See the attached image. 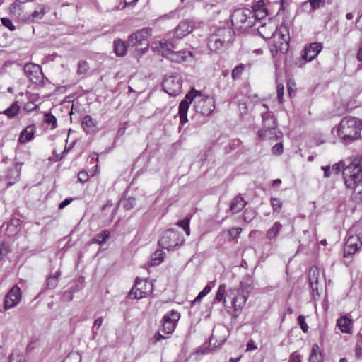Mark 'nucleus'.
Instances as JSON below:
<instances>
[{
    "instance_id": "1",
    "label": "nucleus",
    "mask_w": 362,
    "mask_h": 362,
    "mask_svg": "<svg viewBox=\"0 0 362 362\" xmlns=\"http://www.w3.org/2000/svg\"><path fill=\"white\" fill-rule=\"evenodd\" d=\"M194 100V108L197 113L203 115H210L215 108V99L212 96H201L197 90H191L180 103V124L183 126L188 121L187 112L189 105Z\"/></svg>"
},
{
    "instance_id": "2",
    "label": "nucleus",
    "mask_w": 362,
    "mask_h": 362,
    "mask_svg": "<svg viewBox=\"0 0 362 362\" xmlns=\"http://www.w3.org/2000/svg\"><path fill=\"white\" fill-rule=\"evenodd\" d=\"M343 177L347 189L356 202L362 201V156H356L344 169Z\"/></svg>"
},
{
    "instance_id": "3",
    "label": "nucleus",
    "mask_w": 362,
    "mask_h": 362,
    "mask_svg": "<svg viewBox=\"0 0 362 362\" xmlns=\"http://www.w3.org/2000/svg\"><path fill=\"white\" fill-rule=\"evenodd\" d=\"M361 120L355 117H345L338 126L337 134L346 144L351 143L361 136Z\"/></svg>"
},
{
    "instance_id": "4",
    "label": "nucleus",
    "mask_w": 362,
    "mask_h": 362,
    "mask_svg": "<svg viewBox=\"0 0 362 362\" xmlns=\"http://www.w3.org/2000/svg\"><path fill=\"white\" fill-rule=\"evenodd\" d=\"M262 107L265 112H262V127L258 131V135L262 139L277 141L281 138L282 134L276 129V120L272 112L267 110L268 106L266 104H263Z\"/></svg>"
},
{
    "instance_id": "5",
    "label": "nucleus",
    "mask_w": 362,
    "mask_h": 362,
    "mask_svg": "<svg viewBox=\"0 0 362 362\" xmlns=\"http://www.w3.org/2000/svg\"><path fill=\"white\" fill-rule=\"evenodd\" d=\"M362 245V226L354 224L347 232V238L344 250V257L355 254Z\"/></svg>"
},
{
    "instance_id": "6",
    "label": "nucleus",
    "mask_w": 362,
    "mask_h": 362,
    "mask_svg": "<svg viewBox=\"0 0 362 362\" xmlns=\"http://www.w3.org/2000/svg\"><path fill=\"white\" fill-rule=\"evenodd\" d=\"M159 45L162 55L171 62L181 63L192 57V53L189 51H175L173 49H175L176 46L173 41L163 39L160 41Z\"/></svg>"
},
{
    "instance_id": "7",
    "label": "nucleus",
    "mask_w": 362,
    "mask_h": 362,
    "mask_svg": "<svg viewBox=\"0 0 362 362\" xmlns=\"http://www.w3.org/2000/svg\"><path fill=\"white\" fill-rule=\"evenodd\" d=\"M231 23L236 29L247 30L255 25L252 12L249 8L236 9L231 14Z\"/></svg>"
},
{
    "instance_id": "8",
    "label": "nucleus",
    "mask_w": 362,
    "mask_h": 362,
    "mask_svg": "<svg viewBox=\"0 0 362 362\" xmlns=\"http://www.w3.org/2000/svg\"><path fill=\"white\" fill-rule=\"evenodd\" d=\"M230 291L234 295L230 314L234 318H237L249 298L250 291L246 287L240 286L238 289L230 290Z\"/></svg>"
},
{
    "instance_id": "9",
    "label": "nucleus",
    "mask_w": 362,
    "mask_h": 362,
    "mask_svg": "<svg viewBox=\"0 0 362 362\" xmlns=\"http://www.w3.org/2000/svg\"><path fill=\"white\" fill-rule=\"evenodd\" d=\"M152 34L151 28H144L136 32L131 34L127 40L128 46L139 48V46L144 45V47L141 49L146 50L148 48V42L147 38Z\"/></svg>"
},
{
    "instance_id": "10",
    "label": "nucleus",
    "mask_w": 362,
    "mask_h": 362,
    "mask_svg": "<svg viewBox=\"0 0 362 362\" xmlns=\"http://www.w3.org/2000/svg\"><path fill=\"white\" fill-rule=\"evenodd\" d=\"M273 40L276 52L278 50L281 52H286L288 49V43L290 40L288 28L286 25H281L279 28H276Z\"/></svg>"
},
{
    "instance_id": "11",
    "label": "nucleus",
    "mask_w": 362,
    "mask_h": 362,
    "mask_svg": "<svg viewBox=\"0 0 362 362\" xmlns=\"http://www.w3.org/2000/svg\"><path fill=\"white\" fill-rule=\"evenodd\" d=\"M183 241L184 240L177 231L170 229L165 230L163 233L158 244L163 248L170 250L176 246L182 245Z\"/></svg>"
},
{
    "instance_id": "12",
    "label": "nucleus",
    "mask_w": 362,
    "mask_h": 362,
    "mask_svg": "<svg viewBox=\"0 0 362 362\" xmlns=\"http://www.w3.org/2000/svg\"><path fill=\"white\" fill-rule=\"evenodd\" d=\"M163 86L169 95L176 96L182 91V81L179 75L170 76L164 79Z\"/></svg>"
},
{
    "instance_id": "13",
    "label": "nucleus",
    "mask_w": 362,
    "mask_h": 362,
    "mask_svg": "<svg viewBox=\"0 0 362 362\" xmlns=\"http://www.w3.org/2000/svg\"><path fill=\"white\" fill-rule=\"evenodd\" d=\"M180 317V313L175 310H171L170 312L166 313L162 320V332L165 334L173 333Z\"/></svg>"
},
{
    "instance_id": "14",
    "label": "nucleus",
    "mask_w": 362,
    "mask_h": 362,
    "mask_svg": "<svg viewBox=\"0 0 362 362\" xmlns=\"http://www.w3.org/2000/svg\"><path fill=\"white\" fill-rule=\"evenodd\" d=\"M24 73L25 75L35 84L40 83L43 78V74L40 66L33 63L25 64Z\"/></svg>"
},
{
    "instance_id": "15",
    "label": "nucleus",
    "mask_w": 362,
    "mask_h": 362,
    "mask_svg": "<svg viewBox=\"0 0 362 362\" xmlns=\"http://www.w3.org/2000/svg\"><path fill=\"white\" fill-rule=\"evenodd\" d=\"M21 299V291L18 286H13L5 296L4 309L8 310L16 307Z\"/></svg>"
},
{
    "instance_id": "16",
    "label": "nucleus",
    "mask_w": 362,
    "mask_h": 362,
    "mask_svg": "<svg viewBox=\"0 0 362 362\" xmlns=\"http://www.w3.org/2000/svg\"><path fill=\"white\" fill-rule=\"evenodd\" d=\"M322 49L321 42H314L306 45L303 50L302 57L308 62L313 60Z\"/></svg>"
},
{
    "instance_id": "17",
    "label": "nucleus",
    "mask_w": 362,
    "mask_h": 362,
    "mask_svg": "<svg viewBox=\"0 0 362 362\" xmlns=\"http://www.w3.org/2000/svg\"><path fill=\"white\" fill-rule=\"evenodd\" d=\"M147 282L137 278L134 286L129 293V297L132 299H141L146 296L148 291L144 289L143 286H146Z\"/></svg>"
},
{
    "instance_id": "18",
    "label": "nucleus",
    "mask_w": 362,
    "mask_h": 362,
    "mask_svg": "<svg viewBox=\"0 0 362 362\" xmlns=\"http://www.w3.org/2000/svg\"><path fill=\"white\" fill-rule=\"evenodd\" d=\"M213 34L220 38L222 43L227 47L232 43L235 35L234 31L230 28H220Z\"/></svg>"
},
{
    "instance_id": "19",
    "label": "nucleus",
    "mask_w": 362,
    "mask_h": 362,
    "mask_svg": "<svg viewBox=\"0 0 362 362\" xmlns=\"http://www.w3.org/2000/svg\"><path fill=\"white\" fill-rule=\"evenodd\" d=\"M194 30V26L191 22L188 21H181L179 25L175 28L174 35L177 39H182Z\"/></svg>"
},
{
    "instance_id": "20",
    "label": "nucleus",
    "mask_w": 362,
    "mask_h": 362,
    "mask_svg": "<svg viewBox=\"0 0 362 362\" xmlns=\"http://www.w3.org/2000/svg\"><path fill=\"white\" fill-rule=\"evenodd\" d=\"M36 127L35 124L27 126L20 134L18 139V144H26L31 141L35 138Z\"/></svg>"
},
{
    "instance_id": "21",
    "label": "nucleus",
    "mask_w": 362,
    "mask_h": 362,
    "mask_svg": "<svg viewBox=\"0 0 362 362\" xmlns=\"http://www.w3.org/2000/svg\"><path fill=\"white\" fill-rule=\"evenodd\" d=\"M252 16L256 22L257 20L264 18L267 16V11L265 7V4L263 0H259L255 3L252 6Z\"/></svg>"
},
{
    "instance_id": "22",
    "label": "nucleus",
    "mask_w": 362,
    "mask_h": 362,
    "mask_svg": "<svg viewBox=\"0 0 362 362\" xmlns=\"http://www.w3.org/2000/svg\"><path fill=\"white\" fill-rule=\"evenodd\" d=\"M208 47L211 51L218 52L222 51L227 46L222 43L220 38L215 36L214 34L211 35L208 40Z\"/></svg>"
},
{
    "instance_id": "23",
    "label": "nucleus",
    "mask_w": 362,
    "mask_h": 362,
    "mask_svg": "<svg viewBox=\"0 0 362 362\" xmlns=\"http://www.w3.org/2000/svg\"><path fill=\"white\" fill-rule=\"evenodd\" d=\"M276 29V28L272 24H262L258 28V33L262 38L265 40L272 38L273 39L274 36L275 35Z\"/></svg>"
},
{
    "instance_id": "24",
    "label": "nucleus",
    "mask_w": 362,
    "mask_h": 362,
    "mask_svg": "<svg viewBox=\"0 0 362 362\" xmlns=\"http://www.w3.org/2000/svg\"><path fill=\"white\" fill-rule=\"evenodd\" d=\"M22 163H17L8 169L6 177L9 180V185L14 184L20 177Z\"/></svg>"
},
{
    "instance_id": "25",
    "label": "nucleus",
    "mask_w": 362,
    "mask_h": 362,
    "mask_svg": "<svg viewBox=\"0 0 362 362\" xmlns=\"http://www.w3.org/2000/svg\"><path fill=\"white\" fill-rule=\"evenodd\" d=\"M247 204L241 195H238L234 197L230 203V209L233 214L240 211Z\"/></svg>"
},
{
    "instance_id": "26",
    "label": "nucleus",
    "mask_w": 362,
    "mask_h": 362,
    "mask_svg": "<svg viewBox=\"0 0 362 362\" xmlns=\"http://www.w3.org/2000/svg\"><path fill=\"white\" fill-rule=\"evenodd\" d=\"M351 320L346 316H342L337 320V325L343 333H351Z\"/></svg>"
},
{
    "instance_id": "27",
    "label": "nucleus",
    "mask_w": 362,
    "mask_h": 362,
    "mask_svg": "<svg viewBox=\"0 0 362 362\" xmlns=\"http://www.w3.org/2000/svg\"><path fill=\"white\" fill-rule=\"evenodd\" d=\"M83 129L88 134L94 131L96 126V121L89 115L83 117L81 124Z\"/></svg>"
},
{
    "instance_id": "28",
    "label": "nucleus",
    "mask_w": 362,
    "mask_h": 362,
    "mask_svg": "<svg viewBox=\"0 0 362 362\" xmlns=\"http://www.w3.org/2000/svg\"><path fill=\"white\" fill-rule=\"evenodd\" d=\"M323 356L320 346L315 344L313 345L311 354L309 356V362H322Z\"/></svg>"
},
{
    "instance_id": "29",
    "label": "nucleus",
    "mask_w": 362,
    "mask_h": 362,
    "mask_svg": "<svg viewBox=\"0 0 362 362\" xmlns=\"http://www.w3.org/2000/svg\"><path fill=\"white\" fill-rule=\"evenodd\" d=\"M114 51L115 54L119 57H123L127 54V45L125 42L118 39L114 42Z\"/></svg>"
},
{
    "instance_id": "30",
    "label": "nucleus",
    "mask_w": 362,
    "mask_h": 362,
    "mask_svg": "<svg viewBox=\"0 0 362 362\" xmlns=\"http://www.w3.org/2000/svg\"><path fill=\"white\" fill-rule=\"evenodd\" d=\"M325 0H307L303 3L302 6L305 7L309 4L310 6V11H315L325 6Z\"/></svg>"
},
{
    "instance_id": "31",
    "label": "nucleus",
    "mask_w": 362,
    "mask_h": 362,
    "mask_svg": "<svg viewBox=\"0 0 362 362\" xmlns=\"http://www.w3.org/2000/svg\"><path fill=\"white\" fill-rule=\"evenodd\" d=\"M250 64H240L238 66H236L231 72V76L233 80L239 79L243 72V71L247 68L248 69H250Z\"/></svg>"
},
{
    "instance_id": "32",
    "label": "nucleus",
    "mask_w": 362,
    "mask_h": 362,
    "mask_svg": "<svg viewBox=\"0 0 362 362\" xmlns=\"http://www.w3.org/2000/svg\"><path fill=\"white\" fill-rule=\"evenodd\" d=\"M282 228V225L279 222H275L272 227L267 230L266 237L269 240H272L276 237Z\"/></svg>"
},
{
    "instance_id": "33",
    "label": "nucleus",
    "mask_w": 362,
    "mask_h": 362,
    "mask_svg": "<svg viewBox=\"0 0 362 362\" xmlns=\"http://www.w3.org/2000/svg\"><path fill=\"white\" fill-rule=\"evenodd\" d=\"M47 8L45 5L40 6L31 14L32 21L41 20L47 12Z\"/></svg>"
},
{
    "instance_id": "34",
    "label": "nucleus",
    "mask_w": 362,
    "mask_h": 362,
    "mask_svg": "<svg viewBox=\"0 0 362 362\" xmlns=\"http://www.w3.org/2000/svg\"><path fill=\"white\" fill-rule=\"evenodd\" d=\"M19 110V105L16 103H13L10 105L9 107L4 110L2 113L9 118H13L18 114ZM0 114H1V112H0Z\"/></svg>"
},
{
    "instance_id": "35",
    "label": "nucleus",
    "mask_w": 362,
    "mask_h": 362,
    "mask_svg": "<svg viewBox=\"0 0 362 362\" xmlns=\"http://www.w3.org/2000/svg\"><path fill=\"white\" fill-rule=\"evenodd\" d=\"M319 269L316 267H311L309 269L308 276L310 284H317Z\"/></svg>"
},
{
    "instance_id": "36",
    "label": "nucleus",
    "mask_w": 362,
    "mask_h": 362,
    "mask_svg": "<svg viewBox=\"0 0 362 362\" xmlns=\"http://www.w3.org/2000/svg\"><path fill=\"white\" fill-rule=\"evenodd\" d=\"M110 237V232L108 230H104L95 235L93 238V243L102 245L105 240Z\"/></svg>"
},
{
    "instance_id": "37",
    "label": "nucleus",
    "mask_w": 362,
    "mask_h": 362,
    "mask_svg": "<svg viewBox=\"0 0 362 362\" xmlns=\"http://www.w3.org/2000/svg\"><path fill=\"white\" fill-rule=\"evenodd\" d=\"M164 252L162 250H158L155 252L151 257V265H158L163 260Z\"/></svg>"
},
{
    "instance_id": "38",
    "label": "nucleus",
    "mask_w": 362,
    "mask_h": 362,
    "mask_svg": "<svg viewBox=\"0 0 362 362\" xmlns=\"http://www.w3.org/2000/svg\"><path fill=\"white\" fill-rule=\"evenodd\" d=\"M211 290V287L209 285H206L204 289L200 291L198 296L194 298V300L192 302V305H194L196 303L201 301V300L206 296Z\"/></svg>"
},
{
    "instance_id": "39",
    "label": "nucleus",
    "mask_w": 362,
    "mask_h": 362,
    "mask_svg": "<svg viewBox=\"0 0 362 362\" xmlns=\"http://www.w3.org/2000/svg\"><path fill=\"white\" fill-rule=\"evenodd\" d=\"M226 290V285L225 284H220L218 291L216 292V300L218 302H221L223 300L224 303H226V300L224 299V295Z\"/></svg>"
},
{
    "instance_id": "40",
    "label": "nucleus",
    "mask_w": 362,
    "mask_h": 362,
    "mask_svg": "<svg viewBox=\"0 0 362 362\" xmlns=\"http://www.w3.org/2000/svg\"><path fill=\"white\" fill-rule=\"evenodd\" d=\"M270 202L274 212L279 213L283 206L282 202L277 198L272 197L270 199Z\"/></svg>"
},
{
    "instance_id": "41",
    "label": "nucleus",
    "mask_w": 362,
    "mask_h": 362,
    "mask_svg": "<svg viewBox=\"0 0 362 362\" xmlns=\"http://www.w3.org/2000/svg\"><path fill=\"white\" fill-rule=\"evenodd\" d=\"M122 206L127 210H130L136 205V199L134 197H128L121 201Z\"/></svg>"
},
{
    "instance_id": "42",
    "label": "nucleus",
    "mask_w": 362,
    "mask_h": 362,
    "mask_svg": "<svg viewBox=\"0 0 362 362\" xmlns=\"http://www.w3.org/2000/svg\"><path fill=\"white\" fill-rule=\"evenodd\" d=\"M256 216V211L252 209H246L243 214L244 221L250 223Z\"/></svg>"
},
{
    "instance_id": "43",
    "label": "nucleus",
    "mask_w": 362,
    "mask_h": 362,
    "mask_svg": "<svg viewBox=\"0 0 362 362\" xmlns=\"http://www.w3.org/2000/svg\"><path fill=\"white\" fill-rule=\"evenodd\" d=\"M89 69L87 62L81 60L78 64L77 74L79 75L85 74Z\"/></svg>"
},
{
    "instance_id": "44",
    "label": "nucleus",
    "mask_w": 362,
    "mask_h": 362,
    "mask_svg": "<svg viewBox=\"0 0 362 362\" xmlns=\"http://www.w3.org/2000/svg\"><path fill=\"white\" fill-rule=\"evenodd\" d=\"M57 276H51L47 279V288L49 289H54L58 284Z\"/></svg>"
},
{
    "instance_id": "45",
    "label": "nucleus",
    "mask_w": 362,
    "mask_h": 362,
    "mask_svg": "<svg viewBox=\"0 0 362 362\" xmlns=\"http://www.w3.org/2000/svg\"><path fill=\"white\" fill-rule=\"evenodd\" d=\"M45 122L48 124H52L54 128L56 127L57 119L51 113H45Z\"/></svg>"
},
{
    "instance_id": "46",
    "label": "nucleus",
    "mask_w": 362,
    "mask_h": 362,
    "mask_svg": "<svg viewBox=\"0 0 362 362\" xmlns=\"http://www.w3.org/2000/svg\"><path fill=\"white\" fill-rule=\"evenodd\" d=\"M178 225L182 227L185 231L187 235H189L190 229H189V220L187 218L183 219L178 223Z\"/></svg>"
},
{
    "instance_id": "47",
    "label": "nucleus",
    "mask_w": 362,
    "mask_h": 362,
    "mask_svg": "<svg viewBox=\"0 0 362 362\" xmlns=\"http://www.w3.org/2000/svg\"><path fill=\"white\" fill-rule=\"evenodd\" d=\"M103 319L102 317H98L94 323H93V327H92V331H93V336L96 335L98 334V331L100 328V327L101 326L102 323H103Z\"/></svg>"
},
{
    "instance_id": "48",
    "label": "nucleus",
    "mask_w": 362,
    "mask_h": 362,
    "mask_svg": "<svg viewBox=\"0 0 362 362\" xmlns=\"http://www.w3.org/2000/svg\"><path fill=\"white\" fill-rule=\"evenodd\" d=\"M298 322L303 332H307L308 330V326L305 322V317L303 315L298 317Z\"/></svg>"
},
{
    "instance_id": "49",
    "label": "nucleus",
    "mask_w": 362,
    "mask_h": 362,
    "mask_svg": "<svg viewBox=\"0 0 362 362\" xmlns=\"http://www.w3.org/2000/svg\"><path fill=\"white\" fill-rule=\"evenodd\" d=\"M242 232L241 228H233L228 233L231 239H236Z\"/></svg>"
},
{
    "instance_id": "50",
    "label": "nucleus",
    "mask_w": 362,
    "mask_h": 362,
    "mask_svg": "<svg viewBox=\"0 0 362 362\" xmlns=\"http://www.w3.org/2000/svg\"><path fill=\"white\" fill-rule=\"evenodd\" d=\"M64 362H81V356L78 354L73 353L69 354Z\"/></svg>"
},
{
    "instance_id": "51",
    "label": "nucleus",
    "mask_w": 362,
    "mask_h": 362,
    "mask_svg": "<svg viewBox=\"0 0 362 362\" xmlns=\"http://www.w3.org/2000/svg\"><path fill=\"white\" fill-rule=\"evenodd\" d=\"M276 89L278 101L279 102V103H281L283 102V96L284 92V85L281 83H279L277 85Z\"/></svg>"
},
{
    "instance_id": "52",
    "label": "nucleus",
    "mask_w": 362,
    "mask_h": 362,
    "mask_svg": "<svg viewBox=\"0 0 362 362\" xmlns=\"http://www.w3.org/2000/svg\"><path fill=\"white\" fill-rule=\"evenodd\" d=\"M272 153L273 154H275V155H280L283 153V151H284V147H283V144L282 143L279 142V143H277L273 147H272Z\"/></svg>"
},
{
    "instance_id": "53",
    "label": "nucleus",
    "mask_w": 362,
    "mask_h": 362,
    "mask_svg": "<svg viewBox=\"0 0 362 362\" xmlns=\"http://www.w3.org/2000/svg\"><path fill=\"white\" fill-rule=\"evenodd\" d=\"M9 252L8 246L4 243H0V258L6 256Z\"/></svg>"
},
{
    "instance_id": "54",
    "label": "nucleus",
    "mask_w": 362,
    "mask_h": 362,
    "mask_svg": "<svg viewBox=\"0 0 362 362\" xmlns=\"http://www.w3.org/2000/svg\"><path fill=\"white\" fill-rule=\"evenodd\" d=\"M1 23L5 27L8 28L10 30H14L16 28L12 21L8 18H2Z\"/></svg>"
},
{
    "instance_id": "55",
    "label": "nucleus",
    "mask_w": 362,
    "mask_h": 362,
    "mask_svg": "<svg viewBox=\"0 0 362 362\" xmlns=\"http://www.w3.org/2000/svg\"><path fill=\"white\" fill-rule=\"evenodd\" d=\"M78 178L81 182L85 183L88 179V173L85 170H81L78 174Z\"/></svg>"
},
{
    "instance_id": "56",
    "label": "nucleus",
    "mask_w": 362,
    "mask_h": 362,
    "mask_svg": "<svg viewBox=\"0 0 362 362\" xmlns=\"http://www.w3.org/2000/svg\"><path fill=\"white\" fill-rule=\"evenodd\" d=\"M346 165H344V163L343 161H340L337 164H334L332 167V170H335L337 173L342 170L344 172V168H346Z\"/></svg>"
},
{
    "instance_id": "57",
    "label": "nucleus",
    "mask_w": 362,
    "mask_h": 362,
    "mask_svg": "<svg viewBox=\"0 0 362 362\" xmlns=\"http://www.w3.org/2000/svg\"><path fill=\"white\" fill-rule=\"evenodd\" d=\"M288 362H300L299 354H298L296 352L292 353L290 356Z\"/></svg>"
},
{
    "instance_id": "58",
    "label": "nucleus",
    "mask_w": 362,
    "mask_h": 362,
    "mask_svg": "<svg viewBox=\"0 0 362 362\" xmlns=\"http://www.w3.org/2000/svg\"><path fill=\"white\" fill-rule=\"evenodd\" d=\"M72 200H73L72 198H66V199H65L64 201H62L59 204V209H64V207L68 206L72 202Z\"/></svg>"
},
{
    "instance_id": "59",
    "label": "nucleus",
    "mask_w": 362,
    "mask_h": 362,
    "mask_svg": "<svg viewBox=\"0 0 362 362\" xmlns=\"http://www.w3.org/2000/svg\"><path fill=\"white\" fill-rule=\"evenodd\" d=\"M37 108V105H35L33 103H28L25 105V109L28 111H32L36 110Z\"/></svg>"
},
{
    "instance_id": "60",
    "label": "nucleus",
    "mask_w": 362,
    "mask_h": 362,
    "mask_svg": "<svg viewBox=\"0 0 362 362\" xmlns=\"http://www.w3.org/2000/svg\"><path fill=\"white\" fill-rule=\"evenodd\" d=\"M74 145V142L71 143V145L69 147L66 146L64 148V150L62 152V156L60 157V159L64 158L65 156V155L68 153V152L73 148Z\"/></svg>"
},
{
    "instance_id": "61",
    "label": "nucleus",
    "mask_w": 362,
    "mask_h": 362,
    "mask_svg": "<svg viewBox=\"0 0 362 362\" xmlns=\"http://www.w3.org/2000/svg\"><path fill=\"white\" fill-rule=\"evenodd\" d=\"M322 170L324 171V176L329 177L330 176V168L329 166H322Z\"/></svg>"
},
{
    "instance_id": "62",
    "label": "nucleus",
    "mask_w": 362,
    "mask_h": 362,
    "mask_svg": "<svg viewBox=\"0 0 362 362\" xmlns=\"http://www.w3.org/2000/svg\"><path fill=\"white\" fill-rule=\"evenodd\" d=\"M256 349L257 346L255 345L254 342L252 340L249 341L247 344V351L255 350Z\"/></svg>"
},
{
    "instance_id": "63",
    "label": "nucleus",
    "mask_w": 362,
    "mask_h": 362,
    "mask_svg": "<svg viewBox=\"0 0 362 362\" xmlns=\"http://www.w3.org/2000/svg\"><path fill=\"white\" fill-rule=\"evenodd\" d=\"M356 356H359L362 354V346L358 344L356 349Z\"/></svg>"
},
{
    "instance_id": "64",
    "label": "nucleus",
    "mask_w": 362,
    "mask_h": 362,
    "mask_svg": "<svg viewBox=\"0 0 362 362\" xmlns=\"http://www.w3.org/2000/svg\"><path fill=\"white\" fill-rule=\"evenodd\" d=\"M357 59L358 61H362V45L360 47L358 51Z\"/></svg>"
}]
</instances>
